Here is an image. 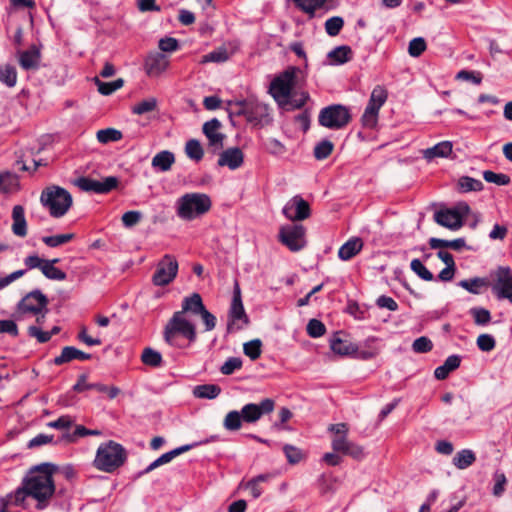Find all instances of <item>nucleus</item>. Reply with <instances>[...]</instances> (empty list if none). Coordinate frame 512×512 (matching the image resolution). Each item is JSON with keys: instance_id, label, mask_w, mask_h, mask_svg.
Segmentation results:
<instances>
[{"instance_id": "26", "label": "nucleus", "mask_w": 512, "mask_h": 512, "mask_svg": "<svg viewBox=\"0 0 512 512\" xmlns=\"http://www.w3.org/2000/svg\"><path fill=\"white\" fill-rule=\"evenodd\" d=\"M12 232L19 237L27 235V223L25 219L24 208L21 205H16L12 210Z\"/></svg>"}, {"instance_id": "61", "label": "nucleus", "mask_w": 512, "mask_h": 512, "mask_svg": "<svg viewBox=\"0 0 512 512\" xmlns=\"http://www.w3.org/2000/svg\"><path fill=\"white\" fill-rule=\"evenodd\" d=\"M495 339L489 334H481L477 338V346L484 352H489L495 347Z\"/></svg>"}, {"instance_id": "55", "label": "nucleus", "mask_w": 512, "mask_h": 512, "mask_svg": "<svg viewBox=\"0 0 512 512\" xmlns=\"http://www.w3.org/2000/svg\"><path fill=\"white\" fill-rule=\"evenodd\" d=\"M411 270L425 281H432L433 274L424 266L419 259H413L410 264Z\"/></svg>"}, {"instance_id": "15", "label": "nucleus", "mask_w": 512, "mask_h": 512, "mask_svg": "<svg viewBox=\"0 0 512 512\" xmlns=\"http://www.w3.org/2000/svg\"><path fill=\"white\" fill-rule=\"evenodd\" d=\"M230 322L228 324V329H242L244 328L248 323V316L245 313V309L242 303L241 299V290L239 287V284L236 282L233 292V299L230 307Z\"/></svg>"}, {"instance_id": "9", "label": "nucleus", "mask_w": 512, "mask_h": 512, "mask_svg": "<svg viewBox=\"0 0 512 512\" xmlns=\"http://www.w3.org/2000/svg\"><path fill=\"white\" fill-rule=\"evenodd\" d=\"M47 305L48 299L41 291H31L17 304L14 318L15 320H22L26 314L38 315L47 312Z\"/></svg>"}, {"instance_id": "48", "label": "nucleus", "mask_w": 512, "mask_h": 512, "mask_svg": "<svg viewBox=\"0 0 512 512\" xmlns=\"http://www.w3.org/2000/svg\"><path fill=\"white\" fill-rule=\"evenodd\" d=\"M344 26L342 17L334 16L326 20L325 31L329 36H337Z\"/></svg>"}, {"instance_id": "33", "label": "nucleus", "mask_w": 512, "mask_h": 512, "mask_svg": "<svg viewBox=\"0 0 512 512\" xmlns=\"http://www.w3.org/2000/svg\"><path fill=\"white\" fill-rule=\"evenodd\" d=\"M476 461V455L471 449H463L458 451L453 457V465L460 469L464 470Z\"/></svg>"}, {"instance_id": "45", "label": "nucleus", "mask_w": 512, "mask_h": 512, "mask_svg": "<svg viewBox=\"0 0 512 512\" xmlns=\"http://www.w3.org/2000/svg\"><path fill=\"white\" fill-rule=\"evenodd\" d=\"M185 152L190 159L195 161H200L204 155L203 148L196 139H191L186 143Z\"/></svg>"}, {"instance_id": "10", "label": "nucleus", "mask_w": 512, "mask_h": 512, "mask_svg": "<svg viewBox=\"0 0 512 512\" xmlns=\"http://www.w3.org/2000/svg\"><path fill=\"white\" fill-rule=\"evenodd\" d=\"M351 120L347 107L343 105H331L323 108L318 117L319 124L329 129H341Z\"/></svg>"}, {"instance_id": "24", "label": "nucleus", "mask_w": 512, "mask_h": 512, "mask_svg": "<svg viewBox=\"0 0 512 512\" xmlns=\"http://www.w3.org/2000/svg\"><path fill=\"white\" fill-rule=\"evenodd\" d=\"M244 162L243 152L237 148H229L223 151L218 159L219 166H227L231 170L239 168Z\"/></svg>"}, {"instance_id": "57", "label": "nucleus", "mask_w": 512, "mask_h": 512, "mask_svg": "<svg viewBox=\"0 0 512 512\" xmlns=\"http://www.w3.org/2000/svg\"><path fill=\"white\" fill-rule=\"evenodd\" d=\"M494 486H493V495L495 497H500L504 491L505 486L507 484V478L502 472H495L493 475Z\"/></svg>"}, {"instance_id": "18", "label": "nucleus", "mask_w": 512, "mask_h": 512, "mask_svg": "<svg viewBox=\"0 0 512 512\" xmlns=\"http://www.w3.org/2000/svg\"><path fill=\"white\" fill-rule=\"evenodd\" d=\"M283 214L291 221L305 220L311 214L309 203L301 196H294L283 207Z\"/></svg>"}, {"instance_id": "29", "label": "nucleus", "mask_w": 512, "mask_h": 512, "mask_svg": "<svg viewBox=\"0 0 512 512\" xmlns=\"http://www.w3.org/2000/svg\"><path fill=\"white\" fill-rule=\"evenodd\" d=\"M192 446L191 445H184L181 447H178L172 451H169L167 453H164L159 458H157L155 461H153L143 472L142 474H146L154 470L155 468L169 463L172 459H174L176 456L188 451Z\"/></svg>"}, {"instance_id": "11", "label": "nucleus", "mask_w": 512, "mask_h": 512, "mask_svg": "<svg viewBox=\"0 0 512 512\" xmlns=\"http://www.w3.org/2000/svg\"><path fill=\"white\" fill-rule=\"evenodd\" d=\"M178 268V261L173 255H164L156 265V270L152 276V283L159 287L169 285L176 278Z\"/></svg>"}, {"instance_id": "40", "label": "nucleus", "mask_w": 512, "mask_h": 512, "mask_svg": "<svg viewBox=\"0 0 512 512\" xmlns=\"http://www.w3.org/2000/svg\"><path fill=\"white\" fill-rule=\"evenodd\" d=\"M243 417L240 411H230L226 414L223 426L228 431H236L239 430L242 426Z\"/></svg>"}, {"instance_id": "58", "label": "nucleus", "mask_w": 512, "mask_h": 512, "mask_svg": "<svg viewBox=\"0 0 512 512\" xmlns=\"http://www.w3.org/2000/svg\"><path fill=\"white\" fill-rule=\"evenodd\" d=\"M326 332L325 325L317 320L311 319L307 324V333L313 338L321 337Z\"/></svg>"}, {"instance_id": "36", "label": "nucleus", "mask_w": 512, "mask_h": 512, "mask_svg": "<svg viewBox=\"0 0 512 512\" xmlns=\"http://www.w3.org/2000/svg\"><path fill=\"white\" fill-rule=\"evenodd\" d=\"M270 478L268 474H261L246 483H241L240 488L249 489L253 498H259L262 494V488L260 484L267 481Z\"/></svg>"}, {"instance_id": "13", "label": "nucleus", "mask_w": 512, "mask_h": 512, "mask_svg": "<svg viewBox=\"0 0 512 512\" xmlns=\"http://www.w3.org/2000/svg\"><path fill=\"white\" fill-rule=\"evenodd\" d=\"M306 230L301 224H288L279 229L278 239L289 250L297 252L306 246Z\"/></svg>"}, {"instance_id": "32", "label": "nucleus", "mask_w": 512, "mask_h": 512, "mask_svg": "<svg viewBox=\"0 0 512 512\" xmlns=\"http://www.w3.org/2000/svg\"><path fill=\"white\" fill-rule=\"evenodd\" d=\"M352 50L347 45H342L334 48L328 53V58L330 59V64L332 65H342L352 58Z\"/></svg>"}, {"instance_id": "14", "label": "nucleus", "mask_w": 512, "mask_h": 512, "mask_svg": "<svg viewBox=\"0 0 512 512\" xmlns=\"http://www.w3.org/2000/svg\"><path fill=\"white\" fill-rule=\"evenodd\" d=\"M184 310H190L191 314L200 315L205 325V331H212L216 327V317L206 309L199 293H193L184 298Z\"/></svg>"}, {"instance_id": "53", "label": "nucleus", "mask_w": 512, "mask_h": 512, "mask_svg": "<svg viewBox=\"0 0 512 512\" xmlns=\"http://www.w3.org/2000/svg\"><path fill=\"white\" fill-rule=\"evenodd\" d=\"M483 178L489 183H494L500 186L508 185L510 183V177L503 173H495L487 170L483 172Z\"/></svg>"}, {"instance_id": "54", "label": "nucleus", "mask_w": 512, "mask_h": 512, "mask_svg": "<svg viewBox=\"0 0 512 512\" xmlns=\"http://www.w3.org/2000/svg\"><path fill=\"white\" fill-rule=\"evenodd\" d=\"M427 48L426 41L422 37L412 39L408 45V53L411 57H419Z\"/></svg>"}, {"instance_id": "37", "label": "nucleus", "mask_w": 512, "mask_h": 512, "mask_svg": "<svg viewBox=\"0 0 512 512\" xmlns=\"http://www.w3.org/2000/svg\"><path fill=\"white\" fill-rule=\"evenodd\" d=\"M220 392L221 389L219 386L214 384H204L196 386L193 390V395L196 398L214 399L220 394Z\"/></svg>"}, {"instance_id": "44", "label": "nucleus", "mask_w": 512, "mask_h": 512, "mask_svg": "<svg viewBox=\"0 0 512 512\" xmlns=\"http://www.w3.org/2000/svg\"><path fill=\"white\" fill-rule=\"evenodd\" d=\"M157 104L158 102L155 97H149L133 105L132 112L136 115H143L154 111L157 108Z\"/></svg>"}, {"instance_id": "34", "label": "nucleus", "mask_w": 512, "mask_h": 512, "mask_svg": "<svg viewBox=\"0 0 512 512\" xmlns=\"http://www.w3.org/2000/svg\"><path fill=\"white\" fill-rule=\"evenodd\" d=\"M330 346L333 352L341 356H347L357 352L356 345L336 336L331 340Z\"/></svg>"}, {"instance_id": "46", "label": "nucleus", "mask_w": 512, "mask_h": 512, "mask_svg": "<svg viewBox=\"0 0 512 512\" xmlns=\"http://www.w3.org/2000/svg\"><path fill=\"white\" fill-rule=\"evenodd\" d=\"M43 275L50 280L63 281L66 279V273L61 269L52 266L51 262H45L41 267Z\"/></svg>"}, {"instance_id": "22", "label": "nucleus", "mask_w": 512, "mask_h": 512, "mask_svg": "<svg viewBox=\"0 0 512 512\" xmlns=\"http://www.w3.org/2000/svg\"><path fill=\"white\" fill-rule=\"evenodd\" d=\"M434 220L441 226L450 230H458L462 227L461 214L453 209L440 210L435 213Z\"/></svg>"}, {"instance_id": "52", "label": "nucleus", "mask_w": 512, "mask_h": 512, "mask_svg": "<svg viewBox=\"0 0 512 512\" xmlns=\"http://www.w3.org/2000/svg\"><path fill=\"white\" fill-rule=\"evenodd\" d=\"M74 238V234H60L54 236H45L42 238V241L49 247H57L63 245Z\"/></svg>"}, {"instance_id": "62", "label": "nucleus", "mask_w": 512, "mask_h": 512, "mask_svg": "<svg viewBox=\"0 0 512 512\" xmlns=\"http://www.w3.org/2000/svg\"><path fill=\"white\" fill-rule=\"evenodd\" d=\"M158 47L162 52H174L178 50L179 43L176 38L165 37L159 40Z\"/></svg>"}, {"instance_id": "38", "label": "nucleus", "mask_w": 512, "mask_h": 512, "mask_svg": "<svg viewBox=\"0 0 512 512\" xmlns=\"http://www.w3.org/2000/svg\"><path fill=\"white\" fill-rule=\"evenodd\" d=\"M0 82L9 88L14 87L17 83L16 68L10 64L0 66Z\"/></svg>"}, {"instance_id": "8", "label": "nucleus", "mask_w": 512, "mask_h": 512, "mask_svg": "<svg viewBox=\"0 0 512 512\" xmlns=\"http://www.w3.org/2000/svg\"><path fill=\"white\" fill-rule=\"evenodd\" d=\"M40 201L52 217L64 216L72 205L71 194L59 187L51 186L42 191Z\"/></svg>"}, {"instance_id": "39", "label": "nucleus", "mask_w": 512, "mask_h": 512, "mask_svg": "<svg viewBox=\"0 0 512 512\" xmlns=\"http://www.w3.org/2000/svg\"><path fill=\"white\" fill-rule=\"evenodd\" d=\"M94 82L97 85L98 92L105 96L112 94L116 90L122 88L124 85V81L121 78L116 79L112 82H103L100 81L98 77H95Z\"/></svg>"}, {"instance_id": "63", "label": "nucleus", "mask_w": 512, "mask_h": 512, "mask_svg": "<svg viewBox=\"0 0 512 512\" xmlns=\"http://www.w3.org/2000/svg\"><path fill=\"white\" fill-rule=\"evenodd\" d=\"M242 366V361L240 358L232 357L229 358L225 363L221 366V373L224 375H230L235 370L240 369Z\"/></svg>"}, {"instance_id": "50", "label": "nucleus", "mask_w": 512, "mask_h": 512, "mask_svg": "<svg viewBox=\"0 0 512 512\" xmlns=\"http://www.w3.org/2000/svg\"><path fill=\"white\" fill-rule=\"evenodd\" d=\"M334 145L329 140L319 142L314 148V156L317 160L326 159L333 151Z\"/></svg>"}, {"instance_id": "47", "label": "nucleus", "mask_w": 512, "mask_h": 512, "mask_svg": "<svg viewBox=\"0 0 512 512\" xmlns=\"http://www.w3.org/2000/svg\"><path fill=\"white\" fill-rule=\"evenodd\" d=\"M458 187L461 192L480 191L483 189V183L480 180L466 176L459 179Z\"/></svg>"}, {"instance_id": "42", "label": "nucleus", "mask_w": 512, "mask_h": 512, "mask_svg": "<svg viewBox=\"0 0 512 512\" xmlns=\"http://www.w3.org/2000/svg\"><path fill=\"white\" fill-rule=\"evenodd\" d=\"M96 138L102 144L116 142L122 139V132L115 128L102 129L96 133Z\"/></svg>"}, {"instance_id": "27", "label": "nucleus", "mask_w": 512, "mask_h": 512, "mask_svg": "<svg viewBox=\"0 0 512 512\" xmlns=\"http://www.w3.org/2000/svg\"><path fill=\"white\" fill-rule=\"evenodd\" d=\"M363 248L361 238L354 237L344 243L338 250V256L341 260L347 261L356 256Z\"/></svg>"}, {"instance_id": "6", "label": "nucleus", "mask_w": 512, "mask_h": 512, "mask_svg": "<svg viewBox=\"0 0 512 512\" xmlns=\"http://www.w3.org/2000/svg\"><path fill=\"white\" fill-rule=\"evenodd\" d=\"M212 206V201L204 193H186L176 202V212L179 218L192 221L206 214Z\"/></svg>"}, {"instance_id": "28", "label": "nucleus", "mask_w": 512, "mask_h": 512, "mask_svg": "<svg viewBox=\"0 0 512 512\" xmlns=\"http://www.w3.org/2000/svg\"><path fill=\"white\" fill-rule=\"evenodd\" d=\"M90 358H91L90 354H87L75 347L66 346L62 349L61 354L54 359V363L56 365H61L63 363L70 362L74 359L88 360Z\"/></svg>"}, {"instance_id": "41", "label": "nucleus", "mask_w": 512, "mask_h": 512, "mask_svg": "<svg viewBox=\"0 0 512 512\" xmlns=\"http://www.w3.org/2000/svg\"><path fill=\"white\" fill-rule=\"evenodd\" d=\"M100 432L98 430H89L82 425L76 426L75 430L72 433H64L61 437V440L66 443H73L79 437H84L88 435H99Z\"/></svg>"}, {"instance_id": "51", "label": "nucleus", "mask_w": 512, "mask_h": 512, "mask_svg": "<svg viewBox=\"0 0 512 512\" xmlns=\"http://www.w3.org/2000/svg\"><path fill=\"white\" fill-rule=\"evenodd\" d=\"M261 345L262 343L259 339L246 342L243 345L245 355H247L251 360L258 359L261 355Z\"/></svg>"}, {"instance_id": "19", "label": "nucleus", "mask_w": 512, "mask_h": 512, "mask_svg": "<svg viewBox=\"0 0 512 512\" xmlns=\"http://www.w3.org/2000/svg\"><path fill=\"white\" fill-rule=\"evenodd\" d=\"M275 403L272 399H263L259 404L249 403L242 407L241 414L246 423H255L263 415L269 414L274 410Z\"/></svg>"}, {"instance_id": "43", "label": "nucleus", "mask_w": 512, "mask_h": 512, "mask_svg": "<svg viewBox=\"0 0 512 512\" xmlns=\"http://www.w3.org/2000/svg\"><path fill=\"white\" fill-rule=\"evenodd\" d=\"M141 360L145 365L151 367H159L162 364L161 354L150 347L143 350Z\"/></svg>"}, {"instance_id": "35", "label": "nucleus", "mask_w": 512, "mask_h": 512, "mask_svg": "<svg viewBox=\"0 0 512 512\" xmlns=\"http://www.w3.org/2000/svg\"><path fill=\"white\" fill-rule=\"evenodd\" d=\"M295 5L310 18L315 16V12L326 4L327 0H292Z\"/></svg>"}, {"instance_id": "1", "label": "nucleus", "mask_w": 512, "mask_h": 512, "mask_svg": "<svg viewBox=\"0 0 512 512\" xmlns=\"http://www.w3.org/2000/svg\"><path fill=\"white\" fill-rule=\"evenodd\" d=\"M57 467L51 463H41L31 467L22 480L21 486L8 496L11 505L28 508V499L36 501V508H46L55 493L53 475Z\"/></svg>"}, {"instance_id": "21", "label": "nucleus", "mask_w": 512, "mask_h": 512, "mask_svg": "<svg viewBox=\"0 0 512 512\" xmlns=\"http://www.w3.org/2000/svg\"><path fill=\"white\" fill-rule=\"evenodd\" d=\"M221 123L218 119L214 118L207 121L203 125V133L207 137L209 146L215 150L223 148V141L225 135L220 132Z\"/></svg>"}, {"instance_id": "4", "label": "nucleus", "mask_w": 512, "mask_h": 512, "mask_svg": "<svg viewBox=\"0 0 512 512\" xmlns=\"http://www.w3.org/2000/svg\"><path fill=\"white\" fill-rule=\"evenodd\" d=\"M126 459L125 448L121 444L110 440L98 447L93 466L99 471L113 473L125 463Z\"/></svg>"}, {"instance_id": "30", "label": "nucleus", "mask_w": 512, "mask_h": 512, "mask_svg": "<svg viewBox=\"0 0 512 512\" xmlns=\"http://www.w3.org/2000/svg\"><path fill=\"white\" fill-rule=\"evenodd\" d=\"M40 61V50L36 46H32L29 50L19 55V63L23 69L37 68Z\"/></svg>"}, {"instance_id": "31", "label": "nucleus", "mask_w": 512, "mask_h": 512, "mask_svg": "<svg viewBox=\"0 0 512 512\" xmlns=\"http://www.w3.org/2000/svg\"><path fill=\"white\" fill-rule=\"evenodd\" d=\"M175 162L174 154L170 151L164 150L157 153L152 159V166L162 172L170 170Z\"/></svg>"}, {"instance_id": "25", "label": "nucleus", "mask_w": 512, "mask_h": 512, "mask_svg": "<svg viewBox=\"0 0 512 512\" xmlns=\"http://www.w3.org/2000/svg\"><path fill=\"white\" fill-rule=\"evenodd\" d=\"M453 145L450 141H442L437 143L431 148L423 150V157L427 161H431L434 158H446L452 153Z\"/></svg>"}, {"instance_id": "23", "label": "nucleus", "mask_w": 512, "mask_h": 512, "mask_svg": "<svg viewBox=\"0 0 512 512\" xmlns=\"http://www.w3.org/2000/svg\"><path fill=\"white\" fill-rule=\"evenodd\" d=\"M73 389L76 392H83L89 389H95L98 392L106 393L110 399L116 398L119 393L120 389L116 386H106L100 383L96 384H89L87 383V377L85 375H81L77 381V383L74 385Z\"/></svg>"}, {"instance_id": "64", "label": "nucleus", "mask_w": 512, "mask_h": 512, "mask_svg": "<svg viewBox=\"0 0 512 512\" xmlns=\"http://www.w3.org/2000/svg\"><path fill=\"white\" fill-rule=\"evenodd\" d=\"M266 149L269 153L279 156L286 152L285 145L276 138H271L266 142Z\"/></svg>"}, {"instance_id": "56", "label": "nucleus", "mask_w": 512, "mask_h": 512, "mask_svg": "<svg viewBox=\"0 0 512 512\" xmlns=\"http://www.w3.org/2000/svg\"><path fill=\"white\" fill-rule=\"evenodd\" d=\"M459 285L472 294H479L480 288L485 286L486 282L484 279L474 278L471 280H462Z\"/></svg>"}, {"instance_id": "5", "label": "nucleus", "mask_w": 512, "mask_h": 512, "mask_svg": "<svg viewBox=\"0 0 512 512\" xmlns=\"http://www.w3.org/2000/svg\"><path fill=\"white\" fill-rule=\"evenodd\" d=\"M230 116H244L246 120L255 125L263 126L270 122L269 107L257 99L249 98L244 101L229 102Z\"/></svg>"}, {"instance_id": "59", "label": "nucleus", "mask_w": 512, "mask_h": 512, "mask_svg": "<svg viewBox=\"0 0 512 512\" xmlns=\"http://www.w3.org/2000/svg\"><path fill=\"white\" fill-rule=\"evenodd\" d=\"M412 348L416 353H427L432 350L433 344L429 338L422 336L413 342Z\"/></svg>"}, {"instance_id": "12", "label": "nucleus", "mask_w": 512, "mask_h": 512, "mask_svg": "<svg viewBox=\"0 0 512 512\" xmlns=\"http://www.w3.org/2000/svg\"><path fill=\"white\" fill-rule=\"evenodd\" d=\"M387 100V91L377 86L373 89L369 102L362 115L361 121L366 128H375L378 122V114L380 108L384 105Z\"/></svg>"}, {"instance_id": "2", "label": "nucleus", "mask_w": 512, "mask_h": 512, "mask_svg": "<svg viewBox=\"0 0 512 512\" xmlns=\"http://www.w3.org/2000/svg\"><path fill=\"white\" fill-rule=\"evenodd\" d=\"M299 72L298 68L289 67L270 84L269 92L282 109H300L309 98L307 92L294 90L297 85V74Z\"/></svg>"}, {"instance_id": "17", "label": "nucleus", "mask_w": 512, "mask_h": 512, "mask_svg": "<svg viewBox=\"0 0 512 512\" xmlns=\"http://www.w3.org/2000/svg\"><path fill=\"white\" fill-rule=\"evenodd\" d=\"M169 67V58L160 52H150L144 59V71L146 75L151 78L162 76Z\"/></svg>"}, {"instance_id": "60", "label": "nucleus", "mask_w": 512, "mask_h": 512, "mask_svg": "<svg viewBox=\"0 0 512 512\" xmlns=\"http://www.w3.org/2000/svg\"><path fill=\"white\" fill-rule=\"evenodd\" d=\"M471 314L477 325H485L491 320L490 312L484 308H473L471 309Z\"/></svg>"}, {"instance_id": "3", "label": "nucleus", "mask_w": 512, "mask_h": 512, "mask_svg": "<svg viewBox=\"0 0 512 512\" xmlns=\"http://www.w3.org/2000/svg\"><path fill=\"white\" fill-rule=\"evenodd\" d=\"M190 310H184V301L182 302V309L175 312L170 320L164 327V340L173 347L182 348L179 338L186 339L192 343L197 338L196 325L188 318L187 314Z\"/></svg>"}, {"instance_id": "20", "label": "nucleus", "mask_w": 512, "mask_h": 512, "mask_svg": "<svg viewBox=\"0 0 512 512\" xmlns=\"http://www.w3.org/2000/svg\"><path fill=\"white\" fill-rule=\"evenodd\" d=\"M80 189L87 192L108 193L118 185V178L114 176L106 177L102 180L82 177L77 180Z\"/></svg>"}, {"instance_id": "7", "label": "nucleus", "mask_w": 512, "mask_h": 512, "mask_svg": "<svg viewBox=\"0 0 512 512\" xmlns=\"http://www.w3.org/2000/svg\"><path fill=\"white\" fill-rule=\"evenodd\" d=\"M328 431L332 433L331 446L333 451L356 460L364 457V448L348 439L349 427L346 423L331 424Z\"/></svg>"}, {"instance_id": "49", "label": "nucleus", "mask_w": 512, "mask_h": 512, "mask_svg": "<svg viewBox=\"0 0 512 512\" xmlns=\"http://www.w3.org/2000/svg\"><path fill=\"white\" fill-rule=\"evenodd\" d=\"M229 59V54L226 48H218L202 57L201 63L205 64L208 62H225Z\"/></svg>"}, {"instance_id": "16", "label": "nucleus", "mask_w": 512, "mask_h": 512, "mask_svg": "<svg viewBox=\"0 0 512 512\" xmlns=\"http://www.w3.org/2000/svg\"><path fill=\"white\" fill-rule=\"evenodd\" d=\"M494 279L493 291L497 297L512 302V270L509 267H499L494 272Z\"/></svg>"}]
</instances>
